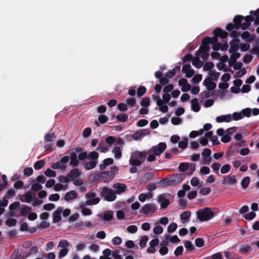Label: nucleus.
Masks as SVG:
<instances>
[{
    "label": "nucleus",
    "instance_id": "nucleus-1",
    "mask_svg": "<svg viewBox=\"0 0 259 259\" xmlns=\"http://www.w3.org/2000/svg\"><path fill=\"white\" fill-rule=\"evenodd\" d=\"M166 149V144L163 142H160L158 144L153 146L149 150L148 154L149 155L147 157L148 162H152L156 160V156H159Z\"/></svg>",
    "mask_w": 259,
    "mask_h": 259
},
{
    "label": "nucleus",
    "instance_id": "nucleus-2",
    "mask_svg": "<svg viewBox=\"0 0 259 259\" xmlns=\"http://www.w3.org/2000/svg\"><path fill=\"white\" fill-rule=\"evenodd\" d=\"M253 20L254 18L250 15L246 16L245 17L241 15H237L234 18L233 22L235 23L236 29L241 28L245 30L250 25V22Z\"/></svg>",
    "mask_w": 259,
    "mask_h": 259
},
{
    "label": "nucleus",
    "instance_id": "nucleus-3",
    "mask_svg": "<svg viewBox=\"0 0 259 259\" xmlns=\"http://www.w3.org/2000/svg\"><path fill=\"white\" fill-rule=\"evenodd\" d=\"M197 217L201 222L207 221L214 217V213L209 207H205L196 211Z\"/></svg>",
    "mask_w": 259,
    "mask_h": 259
},
{
    "label": "nucleus",
    "instance_id": "nucleus-4",
    "mask_svg": "<svg viewBox=\"0 0 259 259\" xmlns=\"http://www.w3.org/2000/svg\"><path fill=\"white\" fill-rule=\"evenodd\" d=\"M118 170L117 166H112L110 168V171H105L101 172L98 175L95 176L93 179L97 180L98 179H105L104 182H106L108 180H111L114 178L115 176V172Z\"/></svg>",
    "mask_w": 259,
    "mask_h": 259
},
{
    "label": "nucleus",
    "instance_id": "nucleus-5",
    "mask_svg": "<svg viewBox=\"0 0 259 259\" xmlns=\"http://www.w3.org/2000/svg\"><path fill=\"white\" fill-rule=\"evenodd\" d=\"M100 196L103 197L105 201L112 202L116 199V195L113 190L106 187L100 188Z\"/></svg>",
    "mask_w": 259,
    "mask_h": 259
},
{
    "label": "nucleus",
    "instance_id": "nucleus-6",
    "mask_svg": "<svg viewBox=\"0 0 259 259\" xmlns=\"http://www.w3.org/2000/svg\"><path fill=\"white\" fill-rule=\"evenodd\" d=\"M97 194L94 190L89 191L85 194V197L88 200L85 201V204L87 205H96L99 203L100 199L96 197Z\"/></svg>",
    "mask_w": 259,
    "mask_h": 259
},
{
    "label": "nucleus",
    "instance_id": "nucleus-7",
    "mask_svg": "<svg viewBox=\"0 0 259 259\" xmlns=\"http://www.w3.org/2000/svg\"><path fill=\"white\" fill-rule=\"evenodd\" d=\"M209 39L210 37L208 36L205 37L204 38H203L199 49L196 51L195 53L196 56H199L203 52H208L209 51Z\"/></svg>",
    "mask_w": 259,
    "mask_h": 259
},
{
    "label": "nucleus",
    "instance_id": "nucleus-8",
    "mask_svg": "<svg viewBox=\"0 0 259 259\" xmlns=\"http://www.w3.org/2000/svg\"><path fill=\"white\" fill-rule=\"evenodd\" d=\"M240 40L239 38H233L230 42V48L229 50L230 53L233 54L234 53H237L236 52L239 49L240 46Z\"/></svg>",
    "mask_w": 259,
    "mask_h": 259
},
{
    "label": "nucleus",
    "instance_id": "nucleus-9",
    "mask_svg": "<svg viewBox=\"0 0 259 259\" xmlns=\"http://www.w3.org/2000/svg\"><path fill=\"white\" fill-rule=\"evenodd\" d=\"M112 187L115 189V194H120L127 190V186L125 184L117 183L113 185Z\"/></svg>",
    "mask_w": 259,
    "mask_h": 259
},
{
    "label": "nucleus",
    "instance_id": "nucleus-10",
    "mask_svg": "<svg viewBox=\"0 0 259 259\" xmlns=\"http://www.w3.org/2000/svg\"><path fill=\"white\" fill-rule=\"evenodd\" d=\"M63 212V207L59 206L53 214V222L57 223L62 220L61 213Z\"/></svg>",
    "mask_w": 259,
    "mask_h": 259
},
{
    "label": "nucleus",
    "instance_id": "nucleus-11",
    "mask_svg": "<svg viewBox=\"0 0 259 259\" xmlns=\"http://www.w3.org/2000/svg\"><path fill=\"white\" fill-rule=\"evenodd\" d=\"M156 206L154 204L147 203L141 208V211L145 214H147L149 212H154Z\"/></svg>",
    "mask_w": 259,
    "mask_h": 259
},
{
    "label": "nucleus",
    "instance_id": "nucleus-12",
    "mask_svg": "<svg viewBox=\"0 0 259 259\" xmlns=\"http://www.w3.org/2000/svg\"><path fill=\"white\" fill-rule=\"evenodd\" d=\"M159 240L158 238H155L150 241V246L147 249V252L148 253H154L156 251L155 247L158 245Z\"/></svg>",
    "mask_w": 259,
    "mask_h": 259
},
{
    "label": "nucleus",
    "instance_id": "nucleus-13",
    "mask_svg": "<svg viewBox=\"0 0 259 259\" xmlns=\"http://www.w3.org/2000/svg\"><path fill=\"white\" fill-rule=\"evenodd\" d=\"M203 84L209 91H213L216 87V84L212 81V78L211 77H207L204 80Z\"/></svg>",
    "mask_w": 259,
    "mask_h": 259
},
{
    "label": "nucleus",
    "instance_id": "nucleus-14",
    "mask_svg": "<svg viewBox=\"0 0 259 259\" xmlns=\"http://www.w3.org/2000/svg\"><path fill=\"white\" fill-rule=\"evenodd\" d=\"M68 154H70V165L73 167H76L79 164L78 157L77 155L74 152H70Z\"/></svg>",
    "mask_w": 259,
    "mask_h": 259
},
{
    "label": "nucleus",
    "instance_id": "nucleus-15",
    "mask_svg": "<svg viewBox=\"0 0 259 259\" xmlns=\"http://www.w3.org/2000/svg\"><path fill=\"white\" fill-rule=\"evenodd\" d=\"M157 201L160 204V207L162 209L166 208L169 204V200L165 198L163 194L159 195Z\"/></svg>",
    "mask_w": 259,
    "mask_h": 259
},
{
    "label": "nucleus",
    "instance_id": "nucleus-16",
    "mask_svg": "<svg viewBox=\"0 0 259 259\" xmlns=\"http://www.w3.org/2000/svg\"><path fill=\"white\" fill-rule=\"evenodd\" d=\"M213 34L215 36L220 37L222 39H225L227 37L228 33L227 32L223 31L220 28H217L213 31Z\"/></svg>",
    "mask_w": 259,
    "mask_h": 259
},
{
    "label": "nucleus",
    "instance_id": "nucleus-17",
    "mask_svg": "<svg viewBox=\"0 0 259 259\" xmlns=\"http://www.w3.org/2000/svg\"><path fill=\"white\" fill-rule=\"evenodd\" d=\"M148 154V151H135L132 153V155L135 157V158H137L138 159H139L140 161L142 160V161H144L146 158V155Z\"/></svg>",
    "mask_w": 259,
    "mask_h": 259
},
{
    "label": "nucleus",
    "instance_id": "nucleus-18",
    "mask_svg": "<svg viewBox=\"0 0 259 259\" xmlns=\"http://www.w3.org/2000/svg\"><path fill=\"white\" fill-rule=\"evenodd\" d=\"M237 182L235 175H229L224 178L223 184L227 185H232Z\"/></svg>",
    "mask_w": 259,
    "mask_h": 259
},
{
    "label": "nucleus",
    "instance_id": "nucleus-19",
    "mask_svg": "<svg viewBox=\"0 0 259 259\" xmlns=\"http://www.w3.org/2000/svg\"><path fill=\"white\" fill-rule=\"evenodd\" d=\"M81 175V172L77 168L72 169L69 173L68 174V177L71 180H74L75 178H77Z\"/></svg>",
    "mask_w": 259,
    "mask_h": 259
},
{
    "label": "nucleus",
    "instance_id": "nucleus-20",
    "mask_svg": "<svg viewBox=\"0 0 259 259\" xmlns=\"http://www.w3.org/2000/svg\"><path fill=\"white\" fill-rule=\"evenodd\" d=\"M77 193L74 190L70 191L66 193L64 196V199L66 201H70L73 199H75L77 197Z\"/></svg>",
    "mask_w": 259,
    "mask_h": 259
},
{
    "label": "nucleus",
    "instance_id": "nucleus-21",
    "mask_svg": "<svg viewBox=\"0 0 259 259\" xmlns=\"http://www.w3.org/2000/svg\"><path fill=\"white\" fill-rule=\"evenodd\" d=\"M232 120V116L231 114H227L226 115H221L217 117L216 121L219 123L226 122H229Z\"/></svg>",
    "mask_w": 259,
    "mask_h": 259
},
{
    "label": "nucleus",
    "instance_id": "nucleus-22",
    "mask_svg": "<svg viewBox=\"0 0 259 259\" xmlns=\"http://www.w3.org/2000/svg\"><path fill=\"white\" fill-rule=\"evenodd\" d=\"M33 199V195L31 193L28 192L24 194L20 198V200L22 202L27 203L30 202Z\"/></svg>",
    "mask_w": 259,
    "mask_h": 259
},
{
    "label": "nucleus",
    "instance_id": "nucleus-23",
    "mask_svg": "<svg viewBox=\"0 0 259 259\" xmlns=\"http://www.w3.org/2000/svg\"><path fill=\"white\" fill-rule=\"evenodd\" d=\"M191 109L192 110L196 112L199 111L200 110V107L198 103L197 99L195 98L191 100Z\"/></svg>",
    "mask_w": 259,
    "mask_h": 259
},
{
    "label": "nucleus",
    "instance_id": "nucleus-24",
    "mask_svg": "<svg viewBox=\"0 0 259 259\" xmlns=\"http://www.w3.org/2000/svg\"><path fill=\"white\" fill-rule=\"evenodd\" d=\"M251 250V245L249 244L242 245L239 249V252L242 254L248 253Z\"/></svg>",
    "mask_w": 259,
    "mask_h": 259
},
{
    "label": "nucleus",
    "instance_id": "nucleus-25",
    "mask_svg": "<svg viewBox=\"0 0 259 259\" xmlns=\"http://www.w3.org/2000/svg\"><path fill=\"white\" fill-rule=\"evenodd\" d=\"M98 164V162L93 160H90V161L87 162L84 164V168L86 170H91L95 168L97 164Z\"/></svg>",
    "mask_w": 259,
    "mask_h": 259
},
{
    "label": "nucleus",
    "instance_id": "nucleus-26",
    "mask_svg": "<svg viewBox=\"0 0 259 259\" xmlns=\"http://www.w3.org/2000/svg\"><path fill=\"white\" fill-rule=\"evenodd\" d=\"M192 63L193 65L197 68H201L203 64V62L200 60L198 56L193 57Z\"/></svg>",
    "mask_w": 259,
    "mask_h": 259
},
{
    "label": "nucleus",
    "instance_id": "nucleus-27",
    "mask_svg": "<svg viewBox=\"0 0 259 259\" xmlns=\"http://www.w3.org/2000/svg\"><path fill=\"white\" fill-rule=\"evenodd\" d=\"M240 57V54L239 53H234L232 54L230 60L229 61V65L230 66H232L235 63H236V60Z\"/></svg>",
    "mask_w": 259,
    "mask_h": 259
},
{
    "label": "nucleus",
    "instance_id": "nucleus-28",
    "mask_svg": "<svg viewBox=\"0 0 259 259\" xmlns=\"http://www.w3.org/2000/svg\"><path fill=\"white\" fill-rule=\"evenodd\" d=\"M99 154L97 151L90 152L88 154V159L98 162Z\"/></svg>",
    "mask_w": 259,
    "mask_h": 259
},
{
    "label": "nucleus",
    "instance_id": "nucleus-29",
    "mask_svg": "<svg viewBox=\"0 0 259 259\" xmlns=\"http://www.w3.org/2000/svg\"><path fill=\"white\" fill-rule=\"evenodd\" d=\"M241 37L244 39L246 41L250 42L253 40L254 38L250 35L248 31H244L241 35Z\"/></svg>",
    "mask_w": 259,
    "mask_h": 259
},
{
    "label": "nucleus",
    "instance_id": "nucleus-30",
    "mask_svg": "<svg viewBox=\"0 0 259 259\" xmlns=\"http://www.w3.org/2000/svg\"><path fill=\"white\" fill-rule=\"evenodd\" d=\"M211 96L210 93L208 91H204L199 95V100L202 102L205 99L208 98Z\"/></svg>",
    "mask_w": 259,
    "mask_h": 259
},
{
    "label": "nucleus",
    "instance_id": "nucleus-31",
    "mask_svg": "<svg viewBox=\"0 0 259 259\" xmlns=\"http://www.w3.org/2000/svg\"><path fill=\"white\" fill-rule=\"evenodd\" d=\"M141 161L136 158H135L134 156L131 155V157L130 159V163L133 166H140L141 164Z\"/></svg>",
    "mask_w": 259,
    "mask_h": 259
},
{
    "label": "nucleus",
    "instance_id": "nucleus-32",
    "mask_svg": "<svg viewBox=\"0 0 259 259\" xmlns=\"http://www.w3.org/2000/svg\"><path fill=\"white\" fill-rule=\"evenodd\" d=\"M145 136H146V134H144L143 132H141V130H139L132 135V137L135 140H138Z\"/></svg>",
    "mask_w": 259,
    "mask_h": 259
},
{
    "label": "nucleus",
    "instance_id": "nucleus-33",
    "mask_svg": "<svg viewBox=\"0 0 259 259\" xmlns=\"http://www.w3.org/2000/svg\"><path fill=\"white\" fill-rule=\"evenodd\" d=\"M45 163L46 162L44 160L37 161L34 164V168L35 170H39L45 166Z\"/></svg>",
    "mask_w": 259,
    "mask_h": 259
},
{
    "label": "nucleus",
    "instance_id": "nucleus-34",
    "mask_svg": "<svg viewBox=\"0 0 259 259\" xmlns=\"http://www.w3.org/2000/svg\"><path fill=\"white\" fill-rule=\"evenodd\" d=\"M141 105L143 107L147 108L150 105V99L149 97H145L141 101Z\"/></svg>",
    "mask_w": 259,
    "mask_h": 259
},
{
    "label": "nucleus",
    "instance_id": "nucleus-35",
    "mask_svg": "<svg viewBox=\"0 0 259 259\" xmlns=\"http://www.w3.org/2000/svg\"><path fill=\"white\" fill-rule=\"evenodd\" d=\"M112 152L114 153L115 158L119 159L121 157V152L119 147H115L112 150Z\"/></svg>",
    "mask_w": 259,
    "mask_h": 259
},
{
    "label": "nucleus",
    "instance_id": "nucleus-36",
    "mask_svg": "<svg viewBox=\"0 0 259 259\" xmlns=\"http://www.w3.org/2000/svg\"><path fill=\"white\" fill-rule=\"evenodd\" d=\"M191 212L189 211H184L180 214V218L182 221H188L191 216Z\"/></svg>",
    "mask_w": 259,
    "mask_h": 259
},
{
    "label": "nucleus",
    "instance_id": "nucleus-37",
    "mask_svg": "<svg viewBox=\"0 0 259 259\" xmlns=\"http://www.w3.org/2000/svg\"><path fill=\"white\" fill-rule=\"evenodd\" d=\"M31 211V207L25 206L20 209V215L25 216Z\"/></svg>",
    "mask_w": 259,
    "mask_h": 259
},
{
    "label": "nucleus",
    "instance_id": "nucleus-38",
    "mask_svg": "<svg viewBox=\"0 0 259 259\" xmlns=\"http://www.w3.org/2000/svg\"><path fill=\"white\" fill-rule=\"evenodd\" d=\"M250 182V178L249 177H244L241 182V185L243 189H246L248 187Z\"/></svg>",
    "mask_w": 259,
    "mask_h": 259
},
{
    "label": "nucleus",
    "instance_id": "nucleus-39",
    "mask_svg": "<svg viewBox=\"0 0 259 259\" xmlns=\"http://www.w3.org/2000/svg\"><path fill=\"white\" fill-rule=\"evenodd\" d=\"M116 119L121 122H125L128 118V115L125 113H120L117 115L116 117Z\"/></svg>",
    "mask_w": 259,
    "mask_h": 259
},
{
    "label": "nucleus",
    "instance_id": "nucleus-40",
    "mask_svg": "<svg viewBox=\"0 0 259 259\" xmlns=\"http://www.w3.org/2000/svg\"><path fill=\"white\" fill-rule=\"evenodd\" d=\"M188 146V138H185L183 140L179 141V147L182 149H186Z\"/></svg>",
    "mask_w": 259,
    "mask_h": 259
},
{
    "label": "nucleus",
    "instance_id": "nucleus-41",
    "mask_svg": "<svg viewBox=\"0 0 259 259\" xmlns=\"http://www.w3.org/2000/svg\"><path fill=\"white\" fill-rule=\"evenodd\" d=\"M185 247L190 251H193L194 250V246L190 241L187 240L184 243Z\"/></svg>",
    "mask_w": 259,
    "mask_h": 259
},
{
    "label": "nucleus",
    "instance_id": "nucleus-42",
    "mask_svg": "<svg viewBox=\"0 0 259 259\" xmlns=\"http://www.w3.org/2000/svg\"><path fill=\"white\" fill-rule=\"evenodd\" d=\"M202 79V75L201 74H196L193 76L192 79V83L194 84H198Z\"/></svg>",
    "mask_w": 259,
    "mask_h": 259
},
{
    "label": "nucleus",
    "instance_id": "nucleus-43",
    "mask_svg": "<svg viewBox=\"0 0 259 259\" xmlns=\"http://www.w3.org/2000/svg\"><path fill=\"white\" fill-rule=\"evenodd\" d=\"M80 208L82 209L81 213L83 215H90L92 214L91 210L88 208H84V204L80 205Z\"/></svg>",
    "mask_w": 259,
    "mask_h": 259
},
{
    "label": "nucleus",
    "instance_id": "nucleus-44",
    "mask_svg": "<svg viewBox=\"0 0 259 259\" xmlns=\"http://www.w3.org/2000/svg\"><path fill=\"white\" fill-rule=\"evenodd\" d=\"M148 241V237L147 235L143 236L139 242V245L141 247L143 248L146 246V243Z\"/></svg>",
    "mask_w": 259,
    "mask_h": 259
},
{
    "label": "nucleus",
    "instance_id": "nucleus-45",
    "mask_svg": "<svg viewBox=\"0 0 259 259\" xmlns=\"http://www.w3.org/2000/svg\"><path fill=\"white\" fill-rule=\"evenodd\" d=\"M147 89L144 86H140L137 90V95L138 97L143 96L146 92Z\"/></svg>",
    "mask_w": 259,
    "mask_h": 259
},
{
    "label": "nucleus",
    "instance_id": "nucleus-46",
    "mask_svg": "<svg viewBox=\"0 0 259 259\" xmlns=\"http://www.w3.org/2000/svg\"><path fill=\"white\" fill-rule=\"evenodd\" d=\"M56 139V136L54 133L47 134L45 135L44 139L47 142H52Z\"/></svg>",
    "mask_w": 259,
    "mask_h": 259
},
{
    "label": "nucleus",
    "instance_id": "nucleus-47",
    "mask_svg": "<svg viewBox=\"0 0 259 259\" xmlns=\"http://www.w3.org/2000/svg\"><path fill=\"white\" fill-rule=\"evenodd\" d=\"M246 73V70L245 68L241 69V70L238 71L234 74L235 78H239L243 76Z\"/></svg>",
    "mask_w": 259,
    "mask_h": 259
},
{
    "label": "nucleus",
    "instance_id": "nucleus-48",
    "mask_svg": "<svg viewBox=\"0 0 259 259\" xmlns=\"http://www.w3.org/2000/svg\"><path fill=\"white\" fill-rule=\"evenodd\" d=\"M113 215L111 211H106L103 215V219L106 221H109L112 220Z\"/></svg>",
    "mask_w": 259,
    "mask_h": 259
},
{
    "label": "nucleus",
    "instance_id": "nucleus-49",
    "mask_svg": "<svg viewBox=\"0 0 259 259\" xmlns=\"http://www.w3.org/2000/svg\"><path fill=\"white\" fill-rule=\"evenodd\" d=\"M178 227V225L175 223L170 224L167 227L168 232L171 233L175 231Z\"/></svg>",
    "mask_w": 259,
    "mask_h": 259
},
{
    "label": "nucleus",
    "instance_id": "nucleus-50",
    "mask_svg": "<svg viewBox=\"0 0 259 259\" xmlns=\"http://www.w3.org/2000/svg\"><path fill=\"white\" fill-rule=\"evenodd\" d=\"M17 223V220L15 219H9L6 221V225L9 227L15 226Z\"/></svg>",
    "mask_w": 259,
    "mask_h": 259
},
{
    "label": "nucleus",
    "instance_id": "nucleus-51",
    "mask_svg": "<svg viewBox=\"0 0 259 259\" xmlns=\"http://www.w3.org/2000/svg\"><path fill=\"white\" fill-rule=\"evenodd\" d=\"M82 150L83 149L81 147H77L68 150L65 153L69 154L70 152H74L76 154L80 153L82 152Z\"/></svg>",
    "mask_w": 259,
    "mask_h": 259
},
{
    "label": "nucleus",
    "instance_id": "nucleus-52",
    "mask_svg": "<svg viewBox=\"0 0 259 259\" xmlns=\"http://www.w3.org/2000/svg\"><path fill=\"white\" fill-rule=\"evenodd\" d=\"M214 64L211 62L206 63L203 66V70L204 71H209L214 67Z\"/></svg>",
    "mask_w": 259,
    "mask_h": 259
},
{
    "label": "nucleus",
    "instance_id": "nucleus-53",
    "mask_svg": "<svg viewBox=\"0 0 259 259\" xmlns=\"http://www.w3.org/2000/svg\"><path fill=\"white\" fill-rule=\"evenodd\" d=\"M209 75L212 78V80H218L220 73L219 72H215L214 70L210 71L209 72Z\"/></svg>",
    "mask_w": 259,
    "mask_h": 259
},
{
    "label": "nucleus",
    "instance_id": "nucleus-54",
    "mask_svg": "<svg viewBox=\"0 0 259 259\" xmlns=\"http://www.w3.org/2000/svg\"><path fill=\"white\" fill-rule=\"evenodd\" d=\"M241 112H242L243 117L244 116L249 117L251 116V110L250 108H246L243 109Z\"/></svg>",
    "mask_w": 259,
    "mask_h": 259
},
{
    "label": "nucleus",
    "instance_id": "nucleus-55",
    "mask_svg": "<svg viewBox=\"0 0 259 259\" xmlns=\"http://www.w3.org/2000/svg\"><path fill=\"white\" fill-rule=\"evenodd\" d=\"M163 101L161 102L160 104L157 105L159 106V110L163 113H166L168 111V108L167 105H164Z\"/></svg>",
    "mask_w": 259,
    "mask_h": 259
},
{
    "label": "nucleus",
    "instance_id": "nucleus-56",
    "mask_svg": "<svg viewBox=\"0 0 259 259\" xmlns=\"http://www.w3.org/2000/svg\"><path fill=\"white\" fill-rule=\"evenodd\" d=\"M189 168V165L187 163H181L179 166V170L182 172H185Z\"/></svg>",
    "mask_w": 259,
    "mask_h": 259
},
{
    "label": "nucleus",
    "instance_id": "nucleus-57",
    "mask_svg": "<svg viewBox=\"0 0 259 259\" xmlns=\"http://www.w3.org/2000/svg\"><path fill=\"white\" fill-rule=\"evenodd\" d=\"M230 168L231 166L228 164H226L223 165L221 168V173L222 174H225L227 173L228 171H230Z\"/></svg>",
    "mask_w": 259,
    "mask_h": 259
},
{
    "label": "nucleus",
    "instance_id": "nucleus-58",
    "mask_svg": "<svg viewBox=\"0 0 259 259\" xmlns=\"http://www.w3.org/2000/svg\"><path fill=\"white\" fill-rule=\"evenodd\" d=\"M42 188V187L40 184L36 183L32 184L31 189L34 192H36L40 190Z\"/></svg>",
    "mask_w": 259,
    "mask_h": 259
},
{
    "label": "nucleus",
    "instance_id": "nucleus-59",
    "mask_svg": "<svg viewBox=\"0 0 259 259\" xmlns=\"http://www.w3.org/2000/svg\"><path fill=\"white\" fill-rule=\"evenodd\" d=\"M243 118L242 112H234L232 115V118L234 120H238Z\"/></svg>",
    "mask_w": 259,
    "mask_h": 259
},
{
    "label": "nucleus",
    "instance_id": "nucleus-60",
    "mask_svg": "<svg viewBox=\"0 0 259 259\" xmlns=\"http://www.w3.org/2000/svg\"><path fill=\"white\" fill-rule=\"evenodd\" d=\"M20 205V203L18 201H16L12 204H11L9 206V209L11 211L15 210V209H17Z\"/></svg>",
    "mask_w": 259,
    "mask_h": 259
},
{
    "label": "nucleus",
    "instance_id": "nucleus-61",
    "mask_svg": "<svg viewBox=\"0 0 259 259\" xmlns=\"http://www.w3.org/2000/svg\"><path fill=\"white\" fill-rule=\"evenodd\" d=\"M50 224L49 223L45 221H42L40 224L37 226V228L40 230H42L45 228H49Z\"/></svg>",
    "mask_w": 259,
    "mask_h": 259
},
{
    "label": "nucleus",
    "instance_id": "nucleus-62",
    "mask_svg": "<svg viewBox=\"0 0 259 259\" xmlns=\"http://www.w3.org/2000/svg\"><path fill=\"white\" fill-rule=\"evenodd\" d=\"M195 245L198 247H201L204 245V240L201 238H197L195 241Z\"/></svg>",
    "mask_w": 259,
    "mask_h": 259
},
{
    "label": "nucleus",
    "instance_id": "nucleus-63",
    "mask_svg": "<svg viewBox=\"0 0 259 259\" xmlns=\"http://www.w3.org/2000/svg\"><path fill=\"white\" fill-rule=\"evenodd\" d=\"M45 174L48 177H55L56 176V172L50 168H48L45 171Z\"/></svg>",
    "mask_w": 259,
    "mask_h": 259
},
{
    "label": "nucleus",
    "instance_id": "nucleus-64",
    "mask_svg": "<svg viewBox=\"0 0 259 259\" xmlns=\"http://www.w3.org/2000/svg\"><path fill=\"white\" fill-rule=\"evenodd\" d=\"M256 216V213L253 211H251L249 213L245 214L244 215V218L247 220H253Z\"/></svg>",
    "mask_w": 259,
    "mask_h": 259
}]
</instances>
